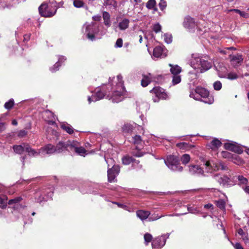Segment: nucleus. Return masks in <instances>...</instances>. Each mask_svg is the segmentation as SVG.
I'll return each mask as SVG.
<instances>
[{
	"mask_svg": "<svg viewBox=\"0 0 249 249\" xmlns=\"http://www.w3.org/2000/svg\"><path fill=\"white\" fill-rule=\"evenodd\" d=\"M228 78L230 79L233 80L236 79L237 78V76L235 73H230L228 74Z\"/></svg>",
	"mask_w": 249,
	"mask_h": 249,
	"instance_id": "obj_52",
	"label": "nucleus"
},
{
	"mask_svg": "<svg viewBox=\"0 0 249 249\" xmlns=\"http://www.w3.org/2000/svg\"><path fill=\"white\" fill-rule=\"evenodd\" d=\"M153 76L151 73H148L146 75H142V79L141 80V85L142 87H145L151 82L153 80Z\"/></svg>",
	"mask_w": 249,
	"mask_h": 249,
	"instance_id": "obj_19",
	"label": "nucleus"
},
{
	"mask_svg": "<svg viewBox=\"0 0 249 249\" xmlns=\"http://www.w3.org/2000/svg\"><path fill=\"white\" fill-rule=\"evenodd\" d=\"M216 205L220 209H224L225 207V202L224 201H223L222 200L217 201L216 202Z\"/></svg>",
	"mask_w": 249,
	"mask_h": 249,
	"instance_id": "obj_46",
	"label": "nucleus"
},
{
	"mask_svg": "<svg viewBox=\"0 0 249 249\" xmlns=\"http://www.w3.org/2000/svg\"><path fill=\"white\" fill-rule=\"evenodd\" d=\"M164 40L167 43L169 44L172 42V36L171 35H168L167 34H164Z\"/></svg>",
	"mask_w": 249,
	"mask_h": 249,
	"instance_id": "obj_45",
	"label": "nucleus"
},
{
	"mask_svg": "<svg viewBox=\"0 0 249 249\" xmlns=\"http://www.w3.org/2000/svg\"><path fill=\"white\" fill-rule=\"evenodd\" d=\"M93 25L89 24L87 25L86 27V31L88 33L87 36V37L91 40H93L95 38V36L93 34H90V30L92 28Z\"/></svg>",
	"mask_w": 249,
	"mask_h": 249,
	"instance_id": "obj_31",
	"label": "nucleus"
},
{
	"mask_svg": "<svg viewBox=\"0 0 249 249\" xmlns=\"http://www.w3.org/2000/svg\"><path fill=\"white\" fill-rule=\"evenodd\" d=\"M195 92L196 93V96L193 97V93L190 94V96L193 97L196 100H200L198 97V95L200 96L204 99L201 100V101L204 102L205 103H207L208 104H211L213 102V99L212 97H209V91L201 87H197L196 89Z\"/></svg>",
	"mask_w": 249,
	"mask_h": 249,
	"instance_id": "obj_4",
	"label": "nucleus"
},
{
	"mask_svg": "<svg viewBox=\"0 0 249 249\" xmlns=\"http://www.w3.org/2000/svg\"><path fill=\"white\" fill-rule=\"evenodd\" d=\"M159 6L160 9L161 11H163L165 9L167 6V3L165 0H160V2L159 3Z\"/></svg>",
	"mask_w": 249,
	"mask_h": 249,
	"instance_id": "obj_42",
	"label": "nucleus"
},
{
	"mask_svg": "<svg viewBox=\"0 0 249 249\" xmlns=\"http://www.w3.org/2000/svg\"><path fill=\"white\" fill-rule=\"evenodd\" d=\"M50 3L51 4L52 7L57 9L62 6L63 2L62 0H50Z\"/></svg>",
	"mask_w": 249,
	"mask_h": 249,
	"instance_id": "obj_23",
	"label": "nucleus"
},
{
	"mask_svg": "<svg viewBox=\"0 0 249 249\" xmlns=\"http://www.w3.org/2000/svg\"><path fill=\"white\" fill-rule=\"evenodd\" d=\"M110 15L107 12H104L103 13V18L104 20V24L107 27H110L111 22L110 20Z\"/></svg>",
	"mask_w": 249,
	"mask_h": 249,
	"instance_id": "obj_26",
	"label": "nucleus"
},
{
	"mask_svg": "<svg viewBox=\"0 0 249 249\" xmlns=\"http://www.w3.org/2000/svg\"><path fill=\"white\" fill-rule=\"evenodd\" d=\"M71 141L66 142H59L55 146V153H60L65 151H70Z\"/></svg>",
	"mask_w": 249,
	"mask_h": 249,
	"instance_id": "obj_9",
	"label": "nucleus"
},
{
	"mask_svg": "<svg viewBox=\"0 0 249 249\" xmlns=\"http://www.w3.org/2000/svg\"><path fill=\"white\" fill-rule=\"evenodd\" d=\"M7 206V203L5 202L4 199L0 198V207L1 209H5Z\"/></svg>",
	"mask_w": 249,
	"mask_h": 249,
	"instance_id": "obj_50",
	"label": "nucleus"
},
{
	"mask_svg": "<svg viewBox=\"0 0 249 249\" xmlns=\"http://www.w3.org/2000/svg\"><path fill=\"white\" fill-rule=\"evenodd\" d=\"M163 48L160 46L156 47L153 50V55L155 57H159L162 55Z\"/></svg>",
	"mask_w": 249,
	"mask_h": 249,
	"instance_id": "obj_30",
	"label": "nucleus"
},
{
	"mask_svg": "<svg viewBox=\"0 0 249 249\" xmlns=\"http://www.w3.org/2000/svg\"><path fill=\"white\" fill-rule=\"evenodd\" d=\"M51 8L46 3L42 4L38 8V11L40 15L44 17H51L54 15L56 12V9L52 7Z\"/></svg>",
	"mask_w": 249,
	"mask_h": 249,
	"instance_id": "obj_6",
	"label": "nucleus"
},
{
	"mask_svg": "<svg viewBox=\"0 0 249 249\" xmlns=\"http://www.w3.org/2000/svg\"><path fill=\"white\" fill-rule=\"evenodd\" d=\"M63 60H66V59L64 58L63 56H61L60 58H59L58 61L53 65V68H51L50 70L51 71L54 72L58 70V68L61 65L60 63Z\"/></svg>",
	"mask_w": 249,
	"mask_h": 249,
	"instance_id": "obj_32",
	"label": "nucleus"
},
{
	"mask_svg": "<svg viewBox=\"0 0 249 249\" xmlns=\"http://www.w3.org/2000/svg\"><path fill=\"white\" fill-rule=\"evenodd\" d=\"M37 154L38 155L40 153H46L47 154H52L55 152V146L51 144H49L45 146L44 147L39 149Z\"/></svg>",
	"mask_w": 249,
	"mask_h": 249,
	"instance_id": "obj_13",
	"label": "nucleus"
},
{
	"mask_svg": "<svg viewBox=\"0 0 249 249\" xmlns=\"http://www.w3.org/2000/svg\"><path fill=\"white\" fill-rule=\"evenodd\" d=\"M150 214V212L148 211L140 210L136 212L137 216L142 221L146 219Z\"/></svg>",
	"mask_w": 249,
	"mask_h": 249,
	"instance_id": "obj_20",
	"label": "nucleus"
},
{
	"mask_svg": "<svg viewBox=\"0 0 249 249\" xmlns=\"http://www.w3.org/2000/svg\"><path fill=\"white\" fill-rule=\"evenodd\" d=\"M73 5L76 8H81L84 6V2L80 0H74Z\"/></svg>",
	"mask_w": 249,
	"mask_h": 249,
	"instance_id": "obj_41",
	"label": "nucleus"
},
{
	"mask_svg": "<svg viewBox=\"0 0 249 249\" xmlns=\"http://www.w3.org/2000/svg\"><path fill=\"white\" fill-rule=\"evenodd\" d=\"M164 162L167 167L174 171L181 172L183 167L180 165L179 158L174 155H169L164 160Z\"/></svg>",
	"mask_w": 249,
	"mask_h": 249,
	"instance_id": "obj_3",
	"label": "nucleus"
},
{
	"mask_svg": "<svg viewBox=\"0 0 249 249\" xmlns=\"http://www.w3.org/2000/svg\"><path fill=\"white\" fill-rule=\"evenodd\" d=\"M22 200V198L20 196L16 197L14 199H12L9 200L8 201V204L9 205H12L14 203H17L19 202Z\"/></svg>",
	"mask_w": 249,
	"mask_h": 249,
	"instance_id": "obj_40",
	"label": "nucleus"
},
{
	"mask_svg": "<svg viewBox=\"0 0 249 249\" xmlns=\"http://www.w3.org/2000/svg\"><path fill=\"white\" fill-rule=\"evenodd\" d=\"M239 14L241 16L245 17V18H247L248 16V14L247 13H245L244 12L241 11V14Z\"/></svg>",
	"mask_w": 249,
	"mask_h": 249,
	"instance_id": "obj_58",
	"label": "nucleus"
},
{
	"mask_svg": "<svg viewBox=\"0 0 249 249\" xmlns=\"http://www.w3.org/2000/svg\"><path fill=\"white\" fill-rule=\"evenodd\" d=\"M243 189L246 193L249 194V186H246Z\"/></svg>",
	"mask_w": 249,
	"mask_h": 249,
	"instance_id": "obj_59",
	"label": "nucleus"
},
{
	"mask_svg": "<svg viewBox=\"0 0 249 249\" xmlns=\"http://www.w3.org/2000/svg\"><path fill=\"white\" fill-rule=\"evenodd\" d=\"M221 145V142L217 139H214L211 142L210 146L212 149H214L218 148Z\"/></svg>",
	"mask_w": 249,
	"mask_h": 249,
	"instance_id": "obj_29",
	"label": "nucleus"
},
{
	"mask_svg": "<svg viewBox=\"0 0 249 249\" xmlns=\"http://www.w3.org/2000/svg\"><path fill=\"white\" fill-rule=\"evenodd\" d=\"M123 163L124 165H128L131 163L133 164H139L140 162L139 160H137L134 159L132 157L130 156H125L122 159Z\"/></svg>",
	"mask_w": 249,
	"mask_h": 249,
	"instance_id": "obj_21",
	"label": "nucleus"
},
{
	"mask_svg": "<svg viewBox=\"0 0 249 249\" xmlns=\"http://www.w3.org/2000/svg\"><path fill=\"white\" fill-rule=\"evenodd\" d=\"M27 134V131H26L25 130H20L19 132H18V136L19 137H23L24 136H25V135H26Z\"/></svg>",
	"mask_w": 249,
	"mask_h": 249,
	"instance_id": "obj_53",
	"label": "nucleus"
},
{
	"mask_svg": "<svg viewBox=\"0 0 249 249\" xmlns=\"http://www.w3.org/2000/svg\"><path fill=\"white\" fill-rule=\"evenodd\" d=\"M61 128L69 134H71L73 132V129L72 127L67 123H62L61 125Z\"/></svg>",
	"mask_w": 249,
	"mask_h": 249,
	"instance_id": "obj_22",
	"label": "nucleus"
},
{
	"mask_svg": "<svg viewBox=\"0 0 249 249\" xmlns=\"http://www.w3.org/2000/svg\"><path fill=\"white\" fill-rule=\"evenodd\" d=\"M238 179L239 182L244 184H246L248 182V180L246 178H244L243 176H238Z\"/></svg>",
	"mask_w": 249,
	"mask_h": 249,
	"instance_id": "obj_47",
	"label": "nucleus"
},
{
	"mask_svg": "<svg viewBox=\"0 0 249 249\" xmlns=\"http://www.w3.org/2000/svg\"><path fill=\"white\" fill-rule=\"evenodd\" d=\"M166 239L164 236L155 238L152 242V245L153 248L162 247L165 244Z\"/></svg>",
	"mask_w": 249,
	"mask_h": 249,
	"instance_id": "obj_14",
	"label": "nucleus"
},
{
	"mask_svg": "<svg viewBox=\"0 0 249 249\" xmlns=\"http://www.w3.org/2000/svg\"><path fill=\"white\" fill-rule=\"evenodd\" d=\"M44 113L49 116L50 119H53V118H54L53 113L49 110L45 111Z\"/></svg>",
	"mask_w": 249,
	"mask_h": 249,
	"instance_id": "obj_51",
	"label": "nucleus"
},
{
	"mask_svg": "<svg viewBox=\"0 0 249 249\" xmlns=\"http://www.w3.org/2000/svg\"><path fill=\"white\" fill-rule=\"evenodd\" d=\"M70 151H73L80 155H83L86 153V149L80 146L79 143L77 141H71L70 146Z\"/></svg>",
	"mask_w": 249,
	"mask_h": 249,
	"instance_id": "obj_10",
	"label": "nucleus"
},
{
	"mask_svg": "<svg viewBox=\"0 0 249 249\" xmlns=\"http://www.w3.org/2000/svg\"><path fill=\"white\" fill-rule=\"evenodd\" d=\"M213 86L214 89L216 90H219L222 88V84L219 81L215 82L213 83Z\"/></svg>",
	"mask_w": 249,
	"mask_h": 249,
	"instance_id": "obj_44",
	"label": "nucleus"
},
{
	"mask_svg": "<svg viewBox=\"0 0 249 249\" xmlns=\"http://www.w3.org/2000/svg\"><path fill=\"white\" fill-rule=\"evenodd\" d=\"M5 129L4 124L3 123H0V133Z\"/></svg>",
	"mask_w": 249,
	"mask_h": 249,
	"instance_id": "obj_57",
	"label": "nucleus"
},
{
	"mask_svg": "<svg viewBox=\"0 0 249 249\" xmlns=\"http://www.w3.org/2000/svg\"><path fill=\"white\" fill-rule=\"evenodd\" d=\"M191 63L192 67L199 70L201 73L209 70L212 66V63L209 62L207 58L199 56L193 57Z\"/></svg>",
	"mask_w": 249,
	"mask_h": 249,
	"instance_id": "obj_1",
	"label": "nucleus"
},
{
	"mask_svg": "<svg viewBox=\"0 0 249 249\" xmlns=\"http://www.w3.org/2000/svg\"><path fill=\"white\" fill-rule=\"evenodd\" d=\"M185 144H186L184 142H181V143H178L177 145L179 147L182 148L183 145H184Z\"/></svg>",
	"mask_w": 249,
	"mask_h": 249,
	"instance_id": "obj_62",
	"label": "nucleus"
},
{
	"mask_svg": "<svg viewBox=\"0 0 249 249\" xmlns=\"http://www.w3.org/2000/svg\"><path fill=\"white\" fill-rule=\"evenodd\" d=\"M238 232L240 235H243V234H244V232L243 231V230L241 229H239Z\"/></svg>",
	"mask_w": 249,
	"mask_h": 249,
	"instance_id": "obj_63",
	"label": "nucleus"
},
{
	"mask_svg": "<svg viewBox=\"0 0 249 249\" xmlns=\"http://www.w3.org/2000/svg\"><path fill=\"white\" fill-rule=\"evenodd\" d=\"M161 216H162L157 215L156 216H155L154 218L149 217V221H154V220H157V219L160 218V217H161Z\"/></svg>",
	"mask_w": 249,
	"mask_h": 249,
	"instance_id": "obj_55",
	"label": "nucleus"
},
{
	"mask_svg": "<svg viewBox=\"0 0 249 249\" xmlns=\"http://www.w3.org/2000/svg\"><path fill=\"white\" fill-rule=\"evenodd\" d=\"M232 159L233 162L236 164L240 165L244 163V160L238 155L233 156Z\"/></svg>",
	"mask_w": 249,
	"mask_h": 249,
	"instance_id": "obj_33",
	"label": "nucleus"
},
{
	"mask_svg": "<svg viewBox=\"0 0 249 249\" xmlns=\"http://www.w3.org/2000/svg\"><path fill=\"white\" fill-rule=\"evenodd\" d=\"M224 147L226 149L234 152L235 153L241 154L242 153L243 150L241 149V148L233 143H225L224 145Z\"/></svg>",
	"mask_w": 249,
	"mask_h": 249,
	"instance_id": "obj_17",
	"label": "nucleus"
},
{
	"mask_svg": "<svg viewBox=\"0 0 249 249\" xmlns=\"http://www.w3.org/2000/svg\"><path fill=\"white\" fill-rule=\"evenodd\" d=\"M104 4L106 6H110L116 8L117 6L116 1L115 0H104Z\"/></svg>",
	"mask_w": 249,
	"mask_h": 249,
	"instance_id": "obj_34",
	"label": "nucleus"
},
{
	"mask_svg": "<svg viewBox=\"0 0 249 249\" xmlns=\"http://www.w3.org/2000/svg\"><path fill=\"white\" fill-rule=\"evenodd\" d=\"M171 67L170 71L173 75H178L181 71V68L178 65L169 64Z\"/></svg>",
	"mask_w": 249,
	"mask_h": 249,
	"instance_id": "obj_25",
	"label": "nucleus"
},
{
	"mask_svg": "<svg viewBox=\"0 0 249 249\" xmlns=\"http://www.w3.org/2000/svg\"><path fill=\"white\" fill-rule=\"evenodd\" d=\"M207 167L212 169L214 171H218L219 170H227L228 167L225 164L220 161H216L213 162L211 163L210 161H207L205 163Z\"/></svg>",
	"mask_w": 249,
	"mask_h": 249,
	"instance_id": "obj_8",
	"label": "nucleus"
},
{
	"mask_svg": "<svg viewBox=\"0 0 249 249\" xmlns=\"http://www.w3.org/2000/svg\"><path fill=\"white\" fill-rule=\"evenodd\" d=\"M189 172L191 175H200L203 173V170L198 165H191L189 166Z\"/></svg>",
	"mask_w": 249,
	"mask_h": 249,
	"instance_id": "obj_18",
	"label": "nucleus"
},
{
	"mask_svg": "<svg viewBox=\"0 0 249 249\" xmlns=\"http://www.w3.org/2000/svg\"><path fill=\"white\" fill-rule=\"evenodd\" d=\"M183 24L185 28L189 29L194 28L196 25L194 19L189 16L186 17L184 18Z\"/></svg>",
	"mask_w": 249,
	"mask_h": 249,
	"instance_id": "obj_16",
	"label": "nucleus"
},
{
	"mask_svg": "<svg viewBox=\"0 0 249 249\" xmlns=\"http://www.w3.org/2000/svg\"><path fill=\"white\" fill-rule=\"evenodd\" d=\"M235 249H244L241 245L239 243H236L234 245Z\"/></svg>",
	"mask_w": 249,
	"mask_h": 249,
	"instance_id": "obj_54",
	"label": "nucleus"
},
{
	"mask_svg": "<svg viewBox=\"0 0 249 249\" xmlns=\"http://www.w3.org/2000/svg\"><path fill=\"white\" fill-rule=\"evenodd\" d=\"M134 128V126L130 124H124L122 127L123 132L127 133H132Z\"/></svg>",
	"mask_w": 249,
	"mask_h": 249,
	"instance_id": "obj_28",
	"label": "nucleus"
},
{
	"mask_svg": "<svg viewBox=\"0 0 249 249\" xmlns=\"http://www.w3.org/2000/svg\"><path fill=\"white\" fill-rule=\"evenodd\" d=\"M231 61V64L234 66H237L241 64L243 60V58L242 55L237 54L236 55H230Z\"/></svg>",
	"mask_w": 249,
	"mask_h": 249,
	"instance_id": "obj_15",
	"label": "nucleus"
},
{
	"mask_svg": "<svg viewBox=\"0 0 249 249\" xmlns=\"http://www.w3.org/2000/svg\"><path fill=\"white\" fill-rule=\"evenodd\" d=\"M12 124L14 125H17L18 124V122L16 120H13L12 122Z\"/></svg>",
	"mask_w": 249,
	"mask_h": 249,
	"instance_id": "obj_64",
	"label": "nucleus"
},
{
	"mask_svg": "<svg viewBox=\"0 0 249 249\" xmlns=\"http://www.w3.org/2000/svg\"><path fill=\"white\" fill-rule=\"evenodd\" d=\"M190 160V156L188 154H184L181 158V161L183 164H186L189 162Z\"/></svg>",
	"mask_w": 249,
	"mask_h": 249,
	"instance_id": "obj_35",
	"label": "nucleus"
},
{
	"mask_svg": "<svg viewBox=\"0 0 249 249\" xmlns=\"http://www.w3.org/2000/svg\"><path fill=\"white\" fill-rule=\"evenodd\" d=\"M105 96V94L101 90L97 91L94 95H92V101L96 102L102 99Z\"/></svg>",
	"mask_w": 249,
	"mask_h": 249,
	"instance_id": "obj_27",
	"label": "nucleus"
},
{
	"mask_svg": "<svg viewBox=\"0 0 249 249\" xmlns=\"http://www.w3.org/2000/svg\"><path fill=\"white\" fill-rule=\"evenodd\" d=\"M213 178L216 180L220 185L225 186L228 185L230 182V178L227 176L215 174L213 176Z\"/></svg>",
	"mask_w": 249,
	"mask_h": 249,
	"instance_id": "obj_12",
	"label": "nucleus"
},
{
	"mask_svg": "<svg viewBox=\"0 0 249 249\" xmlns=\"http://www.w3.org/2000/svg\"><path fill=\"white\" fill-rule=\"evenodd\" d=\"M129 20L127 18H124L122 21L119 22L118 26L120 30H124L128 27Z\"/></svg>",
	"mask_w": 249,
	"mask_h": 249,
	"instance_id": "obj_24",
	"label": "nucleus"
},
{
	"mask_svg": "<svg viewBox=\"0 0 249 249\" xmlns=\"http://www.w3.org/2000/svg\"><path fill=\"white\" fill-rule=\"evenodd\" d=\"M212 207H213V205L211 204H208L204 206V208H205L206 209H210Z\"/></svg>",
	"mask_w": 249,
	"mask_h": 249,
	"instance_id": "obj_61",
	"label": "nucleus"
},
{
	"mask_svg": "<svg viewBox=\"0 0 249 249\" xmlns=\"http://www.w3.org/2000/svg\"><path fill=\"white\" fill-rule=\"evenodd\" d=\"M13 149L16 153L18 154H21L24 150L28 152L29 155L36 156V154H37V152L27 143H23L22 145H14Z\"/></svg>",
	"mask_w": 249,
	"mask_h": 249,
	"instance_id": "obj_5",
	"label": "nucleus"
},
{
	"mask_svg": "<svg viewBox=\"0 0 249 249\" xmlns=\"http://www.w3.org/2000/svg\"><path fill=\"white\" fill-rule=\"evenodd\" d=\"M117 83L116 84L117 90L114 91L111 97L109 98L113 103H118L122 101L124 96V86L122 76L120 75L117 76Z\"/></svg>",
	"mask_w": 249,
	"mask_h": 249,
	"instance_id": "obj_2",
	"label": "nucleus"
},
{
	"mask_svg": "<svg viewBox=\"0 0 249 249\" xmlns=\"http://www.w3.org/2000/svg\"><path fill=\"white\" fill-rule=\"evenodd\" d=\"M120 172V168L118 165H114L112 168L108 169L107 177L109 182H112Z\"/></svg>",
	"mask_w": 249,
	"mask_h": 249,
	"instance_id": "obj_11",
	"label": "nucleus"
},
{
	"mask_svg": "<svg viewBox=\"0 0 249 249\" xmlns=\"http://www.w3.org/2000/svg\"><path fill=\"white\" fill-rule=\"evenodd\" d=\"M144 239L146 244H147L148 243L151 241L152 236L151 234L148 233H145L144 235Z\"/></svg>",
	"mask_w": 249,
	"mask_h": 249,
	"instance_id": "obj_43",
	"label": "nucleus"
},
{
	"mask_svg": "<svg viewBox=\"0 0 249 249\" xmlns=\"http://www.w3.org/2000/svg\"><path fill=\"white\" fill-rule=\"evenodd\" d=\"M132 138L133 140V143L135 144H139L142 142L141 137L139 135H136L135 136H134Z\"/></svg>",
	"mask_w": 249,
	"mask_h": 249,
	"instance_id": "obj_39",
	"label": "nucleus"
},
{
	"mask_svg": "<svg viewBox=\"0 0 249 249\" xmlns=\"http://www.w3.org/2000/svg\"><path fill=\"white\" fill-rule=\"evenodd\" d=\"M156 4V2L155 0H149L147 2L146 6L148 9H152L154 8Z\"/></svg>",
	"mask_w": 249,
	"mask_h": 249,
	"instance_id": "obj_37",
	"label": "nucleus"
},
{
	"mask_svg": "<svg viewBox=\"0 0 249 249\" xmlns=\"http://www.w3.org/2000/svg\"><path fill=\"white\" fill-rule=\"evenodd\" d=\"M222 156L224 158H229L230 157V153L228 152H223Z\"/></svg>",
	"mask_w": 249,
	"mask_h": 249,
	"instance_id": "obj_56",
	"label": "nucleus"
},
{
	"mask_svg": "<svg viewBox=\"0 0 249 249\" xmlns=\"http://www.w3.org/2000/svg\"><path fill=\"white\" fill-rule=\"evenodd\" d=\"M161 26L157 23L153 26V30L156 33H158L161 31Z\"/></svg>",
	"mask_w": 249,
	"mask_h": 249,
	"instance_id": "obj_48",
	"label": "nucleus"
},
{
	"mask_svg": "<svg viewBox=\"0 0 249 249\" xmlns=\"http://www.w3.org/2000/svg\"><path fill=\"white\" fill-rule=\"evenodd\" d=\"M123 46V40L122 38H118L115 43V46L116 47L121 48Z\"/></svg>",
	"mask_w": 249,
	"mask_h": 249,
	"instance_id": "obj_49",
	"label": "nucleus"
},
{
	"mask_svg": "<svg viewBox=\"0 0 249 249\" xmlns=\"http://www.w3.org/2000/svg\"><path fill=\"white\" fill-rule=\"evenodd\" d=\"M150 92L155 95L156 97L153 98L154 102H158L160 99L165 100L168 97V95L165 92V90L160 87L154 88Z\"/></svg>",
	"mask_w": 249,
	"mask_h": 249,
	"instance_id": "obj_7",
	"label": "nucleus"
},
{
	"mask_svg": "<svg viewBox=\"0 0 249 249\" xmlns=\"http://www.w3.org/2000/svg\"><path fill=\"white\" fill-rule=\"evenodd\" d=\"M14 105V101L13 99H10L4 104V107L7 109H10L13 107Z\"/></svg>",
	"mask_w": 249,
	"mask_h": 249,
	"instance_id": "obj_36",
	"label": "nucleus"
},
{
	"mask_svg": "<svg viewBox=\"0 0 249 249\" xmlns=\"http://www.w3.org/2000/svg\"><path fill=\"white\" fill-rule=\"evenodd\" d=\"M181 81L180 76L178 75H173L172 82L173 85H176L180 83Z\"/></svg>",
	"mask_w": 249,
	"mask_h": 249,
	"instance_id": "obj_38",
	"label": "nucleus"
},
{
	"mask_svg": "<svg viewBox=\"0 0 249 249\" xmlns=\"http://www.w3.org/2000/svg\"><path fill=\"white\" fill-rule=\"evenodd\" d=\"M229 11H234L236 13H238L239 14H241V11H240L238 9H231V10H230Z\"/></svg>",
	"mask_w": 249,
	"mask_h": 249,
	"instance_id": "obj_60",
	"label": "nucleus"
}]
</instances>
